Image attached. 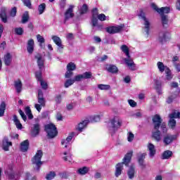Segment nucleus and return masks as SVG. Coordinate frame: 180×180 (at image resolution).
<instances>
[{"label":"nucleus","mask_w":180,"mask_h":180,"mask_svg":"<svg viewBox=\"0 0 180 180\" xmlns=\"http://www.w3.org/2000/svg\"><path fill=\"white\" fill-rule=\"evenodd\" d=\"M74 72H72L71 70H67V72L65 74V78H71L73 75Z\"/></svg>","instance_id":"63"},{"label":"nucleus","mask_w":180,"mask_h":180,"mask_svg":"<svg viewBox=\"0 0 180 180\" xmlns=\"http://www.w3.org/2000/svg\"><path fill=\"white\" fill-rule=\"evenodd\" d=\"M71 18H74V6L72 5H70L65 12V22L71 19Z\"/></svg>","instance_id":"13"},{"label":"nucleus","mask_w":180,"mask_h":180,"mask_svg":"<svg viewBox=\"0 0 180 180\" xmlns=\"http://www.w3.org/2000/svg\"><path fill=\"white\" fill-rule=\"evenodd\" d=\"M25 179L26 180H36V176L32 177V176H30V173H26L25 176Z\"/></svg>","instance_id":"61"},{"label":"nucleus","mask_w":180,"mask_h":180,"mask_svg":"<svg viewBox=\"0 0 180 180\" xmlns=\"http://www.w3.org/2000/svg\"><path fill=\"white\" fill-rule=\"evenodd\" d=\"M4 62L7 67L11 65V64H12V54L10 53L5 54L4 56Z\"/></svg>","instance_id":"22"},{"label":"nucleus","mask_w":180,"mask_h":180,"mask_svg":"<svg viewBox=\"0 0 180 180\" xmlns=\"http://www.w3.org/2000/svg\"><path fill=\"white\" fill-rule=\"evenodd\" d=\"M82 75L83 76V79H89V78L92 77V73H91L90 72H86L82 74Z\"/></svg>","instance_id":"57"},{"label":"nucleus","mask_w":180,"mask_h":180,"mask_svg":"<svg viewBox=\"0 0 180 180\" xmlns=\"http://www.w3.org/2000/svg\"><path fill=\"white\" fill-rule=\"evenodd\" d=\"M179 95V90H178V91L176 92L174 94L169 96L167 99V103H172V101H174V99L177 98Z\"/></svg>","instance_id":"38"},{"label":"nucleus","mask_w":180,"mask_h":180,"mask_svg":"<svg viewBox=\"0 0 180 180\" xmlns=\"http://www.w3.org/2000/svg\"><path fill=\"white\" fill-rule=\"evenodd\" d=\"M5 109H6V105L2 102L0 105V117H2L5 115Z\"/></svg>","instance_id":"44"},{"label":"nucleus","mask_w":180,"mask_h":180,"mask_svg":"<svg viewBox=\"0 0 180 180\" xmlns=\"http://www.w3.org/2000/svg\"><path fill=\"white\" fill-rule=\"evenodd\" d=\"M75 82V80L74 79H68L65 82V88H70L71 85H73V84Z\"/></svg>","instance_id":"47"},{"label":"nucleus","mask_w":180,"mask_h":180,"mask_svg":"<svg viewBox=\"0 0 180 180\" xmlns=\"http://www.w3.org/2000/svg\"><path fill=\"white\" fill-rule=\"evenodd\" d=\"M131 157H133L132 150L129 151L124 158L122 159V162H120L115 165V176H120L122 175V172L123 171V167L124 165L128 166L130 164V161H131Z\"/></svg>","instance_id":"2"},{"label":"nucleus","mask_w":180,"mask_h":180,"mask_svg":"<svg viewBox=\"0 0 180 180\" xmlns=\"http://www.w3.org/2000/svg\"><path fill=\"white\" fill-rule=\"evenodd\" d=\"M45 131L49 139H54L57 136V127L53 124H48L45 125Z\"/></svg>","instance_id":"6"},{"label":"nucleus","mask_w":180,"mask_h":180,"mask_svg":"<svg viewBox=\"0 0 180 180\" xmlns=\"http://www.w3.org/2000/svg\"><path fill=\"white\" fill-rule=\"evenodd\" d=\"M61 155L63 160H64V161H66V162H72V155L71 154V152H70V150L63 152Z\"/></svg>","instance_id":"17"},{"label":"nucleus","mask_w":180,"mask_h":180,"mask_svg":"<svg viewBox=\"0 0 180 180\" xmlns=\"http://www.w3.org/2000/svg\"><path fill=\"white\" fill-rule=\"evenodd\" d=\"M98 88L101 89V91H108L110 89V86L108 84H98Z\"/></svg>","instance_id":"49"},{"label":"nucleus","mask_w":180,"mask_h":180,"mask_svg":"<svg viewBox=\"0 0 180 180\" xmlns=\"http://www.w3.org/2000/svg\"><path fill=\"white\" fill-rule=\"evenodd\" d=\"M156 65L159 72H161V73L165 72L166 70L169 68L168 66L164 65V63L160 62V61L157 63Z\"/></svg>","instance_id":"26"},{"label":"nucleus","mask_w":180,"mask_h":180,"mask_svg":"<svg viewBox=\"0 0 180 180\" xmlns=\"http://www.w3.org/2000/svg\"><path fill=\"white\" fill-rule=\"evenodd\" d=\"M11 146H12V142L9 141L7 137H5L3 140V149L5 151H8Z\"/></svg>","instance_id":"25"},{"label":"nucleus","mask_w":180,"mask_h":180,"mask_svg":"<svg viewBox=\"0 0 180 180\" xmlns=\"http://www.w3.org/2000/svg\"><path fill=\"white\" fill-rule=\"evenodd\" d=\"M165 72L166 75L165 78L167 81H171V79L174 78V75L172 74V72L169 68H168Z\"/></svg>","instance_id":"35"},{"label":"nucleus","mask_w":180,"mask_h":180,"mask_svg":"<svg viewBox=\"0 0 180 180\" xmlns=\"http://www.w3.org/2000/svg\"><path fill=\"white\" fill-rule=\"evenodd\" d=\"M89 172V168L86 167H80L77 169V172L79 175H86Z\"/></svg>","instance_id":"34"},{"label":"nucleus","mask_w":180,"mask_h":180,"mask_svg":"<svg viewBox=\"0 0 180 180\" xmlns=\"http://www.w3.org/2000/svg\"><path fill=\"white\" fill-rule=\"evenodd\" d=\"M38 103L34 105V108L38 112H41V108L46 106V100L43 98V91L40 89L38 90Z\"/></svg>","instance_id":"5"},{"label":"nucleus","mask_w":180,"mask_h":180,"mask_svg":"<svg viewBox=\"0 0 180 180\" xmlns=\"http://www.w3.org/2000/svg\"><path fill=\"white\" fill-rule=\"evenodd\" d=\"M122 29H123V26H111L106 28V32L111 34H115V33H119V32H122Z\"/></svg>","instance_id":"14"},{"label":"nucleus","mask_w":180,"mask_h":180,"mask_svg":"<svg viewBox=\"0 0 180 180\" xmlns=\"http://www.w3.org/2000/svg\"><path fill=\"white\" fill-rule=\"evenodd\" d=\"M13 121L15 123L17 129H22V124L20 123V121L18 118V116L13 115Z\"/></svg>","instance_id":"36"},{"label":"nucleus","mask_w":180,"mask_h":180,"mask_svg":"<svg viewBox=\"0 0 180 180\" xmlns=\"http://www.w3.org/2000/svg\"><path fill=\"white\" fill-rule=\"evenodd\" d=\"M56 172H50L48 174H46V180H52L56 178Z\"/></svg>","instance_id":"46"},{"label":"nucleus","mask_w":180,"mask_h":180,"mask_svg":"<svg viewBox=\"0 0 180 180\" xmlns=\"http://www.w3.org/2000/svg\"><path fill=\"white\" fill-rule=\"evenodd\" d=\"M77 69V65H75V63L70 62L67 65V70L68 71H75Z\"/></svg>","instance_id":"41"},{"label":"nucleus","mask_w":180,"mask_h":180,"mask_svg":"<svg viewBox=\"0 0 180 180\" xmlns=\"http://www.w3.org/2000/svg\"><path fill=\"white\" fill-rule=\"evenodd\" d=\"M7 178L10 180H19L20 174L15 173L12 169H8L5 172Z\"/></svg>","instance_id":"10"},{"label":"nucleus","mask_w":180,"mask_h":180,"mask_svg":"<svg viewBox=\"0 0 180 180\" xmlns=\"http://www.w3.org/2000/svg\"><path fill=\"white\" fill-rule=\"evenodd\" d=\"M29 21V12L25 11L22 16V23H27Z\"/></svg>","instance_id":"42"},{"label":"nucleus","mask_w":180,"mask_h":180,"mask_svg":"<svg viewBox=\"0 0 180 180\" xmlns=\"http://www.w3.org/2000/svg\"><path fill=\"white\" fill-rule=\"evenodd\" d=\"M35 77L37 81L40 82L42 89H47L49 86L47 85V82L43 80L41 77V72H36Z\"/></svg>","instance_id":"11"},{"label":"nucleus","mask_w":180,"mask_h":180,"mask_svg":"<svg viewBox=\"0 0 180 180\" xmlns=\"http://www.w3.org/2000/svg\"><path fill=\"white\" fill-rule=\"evenodd\" d=\"M101 117H102V115H94L91 117L90 120L91 122H99Z\"/></svg>","instance_id":"53"},{"label":"nucleus","mask_w":180,"mask_h":180,"mask_svg":"<svg viewBox=\"0 0 180 180\" xmlns=\"http://www.w3.org/2000/svg\"><path fill=\"white\" fill-rule=\"evenodd\" d=\"M139 17L144 21L143 25L145 26L146 33L147 36H148L150 34V22L146 18V13H144L143 11H141L140 13L139 14Z\"/></svg>","instance_id":"8"},{"label":"nucleus","mask_w":180,"mask_h":180,"mask_svg":"<svg viewBox=\"0 0 180 180\" xmlns=\"http://www.w3.org/2000/svg\"><path fill=\"white\" fill-rule=\"evenodd\" d=\"M146 155H147L146 153H141L138 156L139 164V165H141V167H146V164L144 163V160Z\"/></svg>","instance_id":"30"},{"label":"nucleus","mask_w":180,"mask_h":180,"mask_svg":"<svg viewBox=\"0 0 180 180\" xmlns=\"http://www.w3.org/2000/svg\"><path fill=\"white\" fill-rule=\"evenodd\" d=\"M19 114L20 115L22 119L24 120V122H26L27 120V117H26V115H25V112L22 110H18Z\"/></svg>","instance_id":"62"},{"label":"nucleus","mask_w":180,"mask_h":180,"mask_svg":"<svg viewBox=\"0 0 180 180\" xmlns=\"http://www.w3.org/2000/svg\"><path fill=\"white\" fill-rule=\"evenodd\" d=\"M75 136V133L72 132L69 134L66 139H63L61 141V144L63 148H70V146L71 145V140H72V137Z\"/></svg>","instance_id":"9"},{"label":"nucleus","mask_w":180,"mask_h":180,"mask_svg":"<svg viewBox=\"0 0 180 180\" xmlns=\"http://www.w3.org/2000/svg\"><path fill=\"white\" fill-rule=\"evenodd\" d=\"M82 79H84V77L82 76V75H77L75 76L73 79L75 82H79V81H82Z\"/></svg>","instance_id":"58"},{"label":"nucleus","mask_w":180,"mask_h":180,"mask_svg":"<svg viewBox=\"0 0 180 180\" xmlns=\"http://www.w3.org/2000/svg\"><path fill=\"white\" fill-rule=\"evenodd\" d=\"M27 50L29 54H32L34 50V41L33 39H30L27 41Z\"/></svg>","instance_id":"23"},{"label":"nucleus","mask_w":180,"mask_h":180,"mask_svg":"<svg viewBox=\"0 0 180 180\" xmlns=\"http://www.w3.org/2000/svg\"><path fill=\"white\" fill-rule=\"evenodd\" d=\"M89 121L88 120H84L79 123L75 127V129L77 131H82L84 129H86V126H88Z\"/></svg>","instance_id":"20"},{"label":"nucleus","mask_w":180,"mask_h":180,"mask_svg":"<svg viewBox=\"0 0 180 180\" xmlns=\"http://www.w3.org/2000/svg\"><path fill=\"white\" fill-rule=\"evenodd\" d=\"M14 32L15 34H18V36H22V34H23V28L16 27L15 28Z\"/></svg>","instance_id":"56"},{"label":"nucleus","mask_w":180,"mask_h":180,"mask_svg":"<svg viewBox=\"0 0 180 180\" xmlns=\"http://www.w3.org/2000/svg\"><path fill=\"white\" fill-rule=\"evenodd\" d=\"M153 122L154 124L155 130H158L161 126V123H162V119H161V117L159 115H155L153 117Z\"/></svg>","instance_id":"12"},{"label":"nucleus","mask_w":180,"mask_h":180,"mask_svg":"<svg viewBox=\"0 0 180 180\" xmlns=\"http://www.w3.org/2000/svg\"><path fill=\"white\" fill-rule=\"evenodd\" d=\"M39 133H40V124L39 123L33 124L31 130L32 136L36 137L39 136Z\"/></svg>","instance_id":"18"},{"label":"nucleus","mask_w":180,"mask_h":180,"mask_svg":"<svg viewBox=\"0 0 180 180\" xmlns=\"http://www.w3.org/2000/svg\"><path fill=\"white\" fill-rule=\"evenodd\" d=\"M37 40L39 43V46L41 49L44 48V46L43 45V43H44L45 39L44 37H41L40 34L37 35Z\"/></svg>","instance_id":"40"},{"label":"nucleus","mask_w":180,"mask_h":180,"mask_svg":"<svg viewBox=\"0 0 180 180\" xmlns=\"http://www.w3.org/2000/svg\"><path fill=\"white\" fill-rule=\"evenodd\" d=\"M120 49L122 50V51L123 53H124V54H125V56H127V57H129L130 53L129 51V47H127V46L122 45V46H121Z\"/></svg>","instance_id":"43"},{"label":"nucleus","mask_w":180,"mask_h":180,"mask_svg":"<svg viewBox=\"0 0 180 180\" xmlns=\"http://www.w3.org/2000/svg\"><path fill=\"white\" fill-rule=\"evenodd\" d=\"M127 136V141H129V143H131V141L134 140V134L131 133V131H129Z\"/></svg>","instance_id":"55"},{"label":"nucleus","mask_w":180,"mask_h":180,"mask_svg":"<svg viewBox=\"0 0 180 180\" xmlns=\"http://www.w3.org/2000/svg\"><path fill=\"white\" fill-rule=\"evenodd\" d=\"M127 174L129 179H133V178H134V167L133 166L129 167Z\"/></svg>","instance_id":"45"},{"label":"nucleus","mask_w":180,"mask_h":180,"mask_svg":"<svg viewBox=\"0 0 180 180\" xmlns=\"http://www.w3.org/2000/svg\"><path fill=\"white\" fill-rule=\"evenodd\" d=\"M14 86L18 94H20V92H22V81H20V79H18L14 82Z\"/></svg>","instance_id":"28"},{"label":"nucleus","mask_w":180,"mask_h":180,"mask_svg":"<svg viewBox=\"0 0 180 180\" xmlns=\"http://www.w3.org/2000/svg\"><path fill=\"white\" fill-rule=\"evenodd\" d=\"M0 18L4 22V23H6L8 22V18L6 17V12L4 10H1L0 12Z\"/></svg>","instance_id":"39"},{"label":"nucleus","mask_w":180,"mask_h":180,"mask_svg":"<svg viewBox=\"0 0 180 180\" xmlns=\"http://www.w3.org/2000/svg\"><path fill=\"white\" fill-rule=\"evenodd\" d=\"M98 8H95L92 10L91 23L94 27L98 26Z\"/></svg>","instance_id":"16"},{"label":"nucleus","mask_w":180,"mask_h":180,"mask_svg":"<svg viewBox=\"0 0 180 180\" xmlns=\"http://www.w3.org/2000/svg\"><path fill=\"white\" fill-rule=\"evenodd\" d=\"M52 40L53 41V43H55V44H56V46H58V47H59V49L63 48V44L61 41V39H60V37H58V36H53Z\"/></svg>","instance_id":"31"},{"label":"nucleus","mask_w":180,"mask_h":180,"mask_svg":"<svg viewBox=\"0 0 180 180\" xmlns=\"http://www.w3.org/2000/svg\"><path fill=\"white\" fill-rule=\"evenodd\" d=\"M169 126L170 127H175L176 124V121L174 119H180V112L179 111H174L169 115Z\"/></svg>","instance_id":"7"},{"label":"nucleus","mask_w":180,"mask_h":180,"mask_svg":"<svg viewBox=\"0 0 180 180\" xmlns=\"http://www.w3.org/2000/svg\"><path fill=\"white\" fill-rule=\"evenodd\" d=\"M37 64H38V67L39 68V70L37 71V72H41V71L43 70V68H44V59L41 57V56H37Z\"/></svg>","instance_id":"24"},{"label":"nucleus","mask_w":180,"mask_h":180,"mask_svg":"<svg viewBox=\"0 0 180 180\" xmlns=\"http://www.w3.org/2000/svg\"><path fill=\"white\" fill-rule=\"evenodd\" d=\"M169 39V33L165 32V33H160L159 36V40L162 43H164V41H167Z\"/></svg>","instance_id":"32"},{"label":"nucleus","mask_w":180,"mask_h":180,"mask_svg":"<svg viewBox=\"0 0 180 180\" xmlns=\"http://www.w3.org/2000/svg\"><path fill=\"white\" fill-rule=\"evenodd\" d=\"M171 157H172V151L171 150H165L162 155V160H168Z\"/></svg>","instance_id":"37"},{"label":"nucleus","mask_w":180,"mask_h":180,"mask_svg":"<svg viewBox=\"0 0 180 180\" xmlns=\"http://www.w3.org/2000/svg\"><path fill=\"white\" fill-rule=\"evenodd\" d=\"M20 150L23 153H25V152L27 151V150H29V140H25L21 143Z\"/></svg>","instance_id":"33"},{"label":"nucleus","mask_w":180,"mask_h":180,"mask_svg":"<svg viewBox=\"0 0 180 180\" xmlns=\"http://www.w3.org/2000/svg\"><path fill=\"white\" fill-rule=\"evenodd\" d=\"M79 12L82 15L86 13V12H88V5L83 4V6L79 8Z\"/></svg>","instance_id":"52"},{"label":"nucleus","mask_w":180,"mask_h":180,"mask_svg":"<svg viewBox=\"0 0 180 180\" xmlns=\"http://www.w3.org/2000/svg\"><path fill=\"white\" fill-rule=\"evenodd\" d=\"M128 103L131 108H136V106H137V103L133 99H129Z\"/></svg>","instance_id":"60"},{"label":"nucleus","mask_w":180,"mask_h":180,"mask_svg":"<svg viewBox=\"0 0 180 180\" xmlns=\"http://www.w3.org/2000/svg\"><path fill=\"white\" fill-rule=\"evenodd\" d=\"M155 131H153L152 137L156 140V141H160L162 136L161 132L158 129H154Z\"/></svg>","instance_id":"27"},{"label":"nucleus","mask_w":180,"mask_h":180,"mask_svg":"<svg viewBox=\"0 0 180 180\" xmlns=\"http://www.w3.org/2000/svg\"><path fill=\"white\" fill-rule=\"evenodd\" d=\"M105 69L108 72H112V74H115L119 71V69H117V67L115 65H107L105 66Z\"/></svg>","instance_id":"29"},{"label":"nucleus","mask_w":180,"mask_h":180,"mask_svg":"<svg viewBox=\"0 0 180 180\" xmlns=\"http://www.w3.org/2000/svg\"><path fill=\"white\" fill-rule=\"evenodd\" d=\"M151 8L159 15L161 16V20H162V24L165 27V26H168L169 20H168V15H165V13H169L171 8L169 7H162V8H158L155 4L152 3L150 4Z\"/></svg>","instance_id":"1"},{"label":"nucleus","mask_w":180,"mask_h":180,"mask_svg":"<svg viewBox=\"0 0 180 180\" xmlns=\"http://www.w3.org/2000/svg\"><path fill=\"white\" fill-rule=\"evenodd\" d=\"M38 11L39 15H42V13H44V11H46V4H41L38 7Z\"/></svg>","instance_id":"50"},{"label":"nucleus","mask_w":180,"mask_h":180,"mask_svg":"<svg viewBox=\"0 0 180 180\" xmlns=\"http://www.w3.org/2000/svg\"><path fill=\"white\" fill-rule=\"evenodd\" d=\"M109 124L110 126L109 128L110 133H111V134H115V133L117 131V129L122 127L123 121L120 119V117L115 116L110 119Z\"/></svg>","instance_id":"3"},{"label":"nucleus","mask_w":180,"mask_h":180,"mask_svg":"<svg viewBox=\"0 0 180 180\" xmlns=\"http://www.w3.org/2000/svg\"><path fill=\"white\" fill-rule=\"evenodd\" d=\"M97 18H98V20H101V22H105V20H109V17H107L103 13L99 14L97 16Z\"/></svg>","instance_id":"51"},{"label":"nucleus","mask_w":180,"mask_h":180,"mask_svg":"<svg viewBox=\"0 0 180 180\" xmlns=\"http://www.w3.org/2000/svg\"><path fill=\"white\" fill-rule=\"evenodd\" d=\"M174 140H176V135L167 134L164 137L163 142L166 146L171 144Z\"/></svg>","instance_id":"19"},{"label":"nucleus","mask_w":180,"mask_h":180,"mask_svg":"<svg viewBox=\"0 0 180 180\" xmlns=\"http://www.w3.org/2000/svg\"><path fill=\"white\" fill-rule=\"evenodd\" d=\"M16 7H13L10 12V16L15 18V16H16Z\"/></svg>","instance_id":"64"},{"label":"nucleus","mask_w":180,"mask_h":180,"mask_svg":"<svg viewBox=\"0 0 180 180\" xmlns=\"http://www.w3.org/2000/svg\"><path fill=\"white\" fill-rule=\"evenodd\" d=\"M148 150L149 151V157L150 158H154V155H155L157 150H155V146L151 143H149L148 144Z\"/></svg>","instance_id":"21"},{"label":"nucleus","mask_w":180,"mask_h":180,"mask_svg":"<svg viewBox=\"0 0 180 180\" xmlns=\"http://www.w3.org/2000/svg\"><path fill=\"white\" fill-rule=\"evenodd\" d=\"M42 156L43 152L41 150H38L32 160V162L34 167L35 171H40V168L41 165H43V162H41Z\"/></svg>","instance_id":"4"},{"label":"nucleus","mask_w":180,"mask_h":180,"mask_svg":"<svg viewBox=\"0 0 180 180\" xmlns=\"http://www.w3.org/2000/svg\"><path fill=\"white\" fill-rule=\"evenodd\" d=\"M24 5L27 6V8H29V9H32V3L30 2V0H22Z\"/></svg>","instance_id":"59"},{"label":"nucleus","mask_w":180,"mask_h":180,"mask_svg":"<svg viewBox=\"0 0 180 180\" xmlns=\"http://www.w3.org/2000/svg\"><path fill=\"white\" fill-rule=\"evenodd\" d=\"M124 61L126 65H127L129 70H131V71H136V63H134V62L130 58V56L127 58H124Z\"/></svg>","instance_id":"15"},{"label":"nucleus","mask_w":180,"mask_h":180,"mask_svg":"<svg viewBox=\"0 0 180 180\" xmlns=\"http://www.w3.org/2000/svg\"><path fill=\"white\" fill-rule=\"evenodd\" d=\"M25 112L27 116H28V119H33V115L32 114V110H30V107H26L25 109Z\"/></svg>","instance_id":"48"},{"label":"nucleus","mask_w":180,"mask_h":180,"mask_svg":"<svg viewBox=\"0 0 180 180\" xmlns=\"http://www.w3.org/2000/svg\"><path fill=\"white\" fill-rule=\"evenodd\" d=\"M178 86H179V84L176 82H172L170 84V87L172 88V89H174V88L176 89V92H178V91H179V93L180 89L178 88Z\"/></svg>","instance_id":"54"}]
</instances>
